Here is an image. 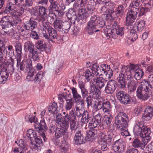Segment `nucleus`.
<instances>
[{"mask_svg":"<svg viewBox=\"0 0 153 153\" xmlns=\"http://www.w3.org/2000/svg\"><path fill=\"white\" fill-rule=\"evenodd\" d=\"M97 1L99 3H101V2L104 3H108V16H110L111 18H114L115 17L114 13H115L117 10V5L116 4L111 3H107L109 1V0H97Z\"/></svg>","mask_w":153,"mask_h":153,"instance_id":"obj_20","label":"nucleus"},{"mask_svg":"<svg viewBox=\"0 0 153 153\" xmlns=\"http://www.w3.org/2000/svg\"><path fill=\"white\" fill-rule=\"evenodd\" d=\"M125 8L123 5H120L117 7V10L115 14L117 17L123 15Z\"/></svg>","mask_w":153,"mask_h":153,"instance_id":"obj_46","label":"nucleus"},{"mask_svg":"<svg viewBox=\"0 0 153 153\" xmlns=\"http://www.w3.org/2000/svg\"><path fill=\"white\" fill-rule=\"evenodd\" d=\"M142 143L140 140L138 138L134 139L132 143V146L133 148L136 149L139 148L140 149L143 150L145 149L146 145L149 141L147 142L146 138H142Z\"/></svg>","mask_w":153,"mask_h":153,"instance_id":"obj_22","label":"nucleus"},{"mask_svg":"<svg viewBox=\"0 0 153 153\" xmlns=\"http://www.w3.org/2000/svg\"><path fill=\"white\" fill-rule=\"evenodd\" d=\"M37 27V22L30 19L29 22H26L24 25H18L17 28L20 33L26 35L29 34V30L32 31Z\"/></svg>","mask_w":153,"mask_h":153,"instance_id":"obj_7","label":"nucleus"},{"mask_svg":"<svg viewBox=\"0 0 153 153\" xmlns=\"http://www.w3.org/2000/svg\"><path fill=\"white\" fill-rule=\"evenodd\" d=\"M87 18L86 17H85L80 14L78 13L77 17L75 21L79 22L80 24H82L86 22Z\"/></svg>","mask_w":153,"mask_h":153,"instance_id":"obj_59","label":"nucleus"},{"mask_svg":"<svg viewBox=\"0 0 153 153\" xmlns=\"http://www.w3.org/2000/svg\"><path fill=\"white\" fill-rule=\"evenodd\" d=\"M144 8L147 11L151 10L153 6V0H146L143 4Z\"/></svg>","mask_w":153,"mask_h":153,"instance_id":"obj_49","label":"nucleus"},{"mask_svg":"<svg viewBox=\"0 0 153 153\" xmlns=\"http://www.w3.org/2000/svg\"><path fill=\"white\" fill-rule=\"evenodd\" d=\"M27 135L31 141L37 137V134L35 131L31 129H29L27 131Z\"/></svg>","mask_w":153,"mask_h":153,"instance_id":"obj_45","label":"nucleus"},{"mask_svg":"<svg viewBox=\"0 0 153 153\" xmlns=\"http://www.w3.org/2000/svg\"><path fill=\"white\" fill-rule=\"evenodd\" d=\"M116 96L117 100L122 104L127 105L131 102V98L130 95L122 91L116 92Z\"/></svg>","mask_w":153,"mask_h":153,"instance_id":"obj_9","label":"nucleus"},{"mask_svg":"<svg viewBox=\"0 0 153 153\" xmlns=\"http://www.w3.org/2000/svg\"><path fill=\"white\" fill-rule=\"evenodd\" d=\"M36 49L37 51L39 50L40 52L44 51L46 50L47 47L46 44L41 40H39L37 42L36 46Z\"/></svg>","mask_w":153,"mask_h":153,"instance_id":"obj_35","label":"nucleus"},{"mask_svg":"<svg viewBox=\"0 0 153 153\" xmlns=\"http://www.w3.org/2000/svg\"><path fill=\"white\" fill-rule=\"evenodd\" d=\"M63 22L60 20L56 19L53 23L54 29L62 33Z\"/></svg>","mask_w":153,"mask_h":153,"instance_id":"obj_42","label":"nucleus"},{"mask_svg":"<svg viewBox=\"0 0 153 153\" xmlns=\"http://www.w3.org/2000/svg\"><path fill=\"white\" fill-rule=\"evenodd\" d=\"M24 9L22 7L20 10L19 9L16 10H13L12 13V16L14 17H16L17 16H20L23 13Z\"/></svg>","mask_w":153,"mask_h":153,"instance_id":"obj_55","label":"nucleus"},{"mask_svg":"<svg viewBox=\"0 0 153 153\" xmlns=\"http://www.w3.org/2000/svg\"><path fill=\"white\" fill-rule=\"evenodd\" d=\"M43 77L42 72L41 71H39L37 74L36 73V75H34V79L33 80L36 83H39L41 79Z\"/></svg>","mask_w":153,"mask_h":153,"instance_id":"obj_56","label":"nucleus"},{"mask_svg":"<svg viewBox=\"0 0 153 153\" xmlns=\"http://www.w3.org/2000/svg\"><path fill=\"white\" fill-rule=\"evenodd\" d=\"M86 67L90 70L92 74L96 76L100 74V68L98 64L96 62L87 63Z\"/></svg>","mask_w":153,"mask_h":153,"instance_id":"obj_25","label":"nucleus"},{"mask_svg":"<svg viewBox=\"0 0 153 153\" xmlns=\"http://www.w3.org/2000/svg\"><path fill=\"white\" fill-rule=\"evenodd\" d=\"M142 2V0H137L132 1L130 4V11L137 13Z\"/></svg>","mask_w":153,"mask_h":153,"instance_id":"obj_28","label":"nucleus"},{"mask_svg":"<svg viewBox=\"0 0 153 153\" xmlns=\"http://www.w3.org/2000/svg\"><path fill=\"white\" fill-rule=\"evenodd\" d=\"M85 78L87 81L90 82V81L92 80L95 76L92 74L91 72L88 68L86 70L85 72Z\"/></svg>","mask_w":153,"mask_h":153,"instance_id":"obj_50","label":"nucleus"},{"mask_svg":"<svg viewBox=\"0 0 153 153\" xmlns=\"http://www.w3.org/2000/svg\"><path fill=\"white\" fill-rule=\"evenodd\" d=\"M15 7L14 5L12 3H9L8 5L3 10V12L4 13L7 14H10V15L12 16L13 10L15 9Z\"/></svg>","mask_w":153,"mask_h":153,"instance_id":"obj_39","label":"nucleus"},{"mask_svg":"<svg viewBox=\"0 0 153 153\" xmlns=\"http://www.w3.org/2000/svg\"><path fill=\"white\" fill-rule=\"evenodd\" d=\"M8 120L7 117L5 116L2 114H0V126L5 125Z\"/></svg>","mask_w":153,"mask_h":153,"instance_id":"obj_63","label":"nucleus"},{"mask_svg":"<svg viewBox=\"0 0 153 153\" xmlns=\"http://www.w3.org/2000/svg\"><path fill=\"white\" fill-rule=\"evenodd\" d=\"M118 136L114 137L113 140H115L113 145L114 151L115 153H122L124 151V142L121 138H117Z\"/></svg>","mask_w":153,"mask_h":153,"instance_id":"obj_10","label":"nucleus"},{"mask_svg":"<svg viewBox=\"0 0 153 153\" xmlns=\"http://www.w3.org/2000/svg\"><path fill=\"white\" fill-rule=\"evenodd\" d=\"M12 19V16H7L3 17L0 21V24L5 25H10L11 21Z\"/></svg>","mask_w":153,"mask_h":153,"instance_id":"obj_36","label":"nucleus"},{"mask_svg":"<svg viewBox=\"0 0 153 153\" xmlns=\"http://www.w3.org/2000/svg\"><path fill=\"white\" fill-rule=\"evenodd\" d=\"M100 89L96 88L94 85H91L90 92L91 94V97L95 99H98L100 96L101 92Z\"/></svg>","mask_w":153,"mask_h":153,"instance_id":"obj_30","label":"nucleus"},{"mask_svg":"<svg viewBox=\"0 0 153 153\" xmlns=\"http://www.w3.org/2000/svg\"><path fill=\"white\" fill-rule=\"evenodd\" d=\"M66 103L64 105V108L65 110L70 111L74 105L73 99L71 98L70 99H66Z\"/></svg>","mask_w":153,"mask_h":153,"instance_id":"obj_40","label":"nucleus"},{"mask_svg":"<svg viewBox=\"0 0 153 153\" xmlns=\"http://www.w3.org/2000/svg\"><path fill=\"white\" fill-rule=\"evenodd\" d=\"M118 75L117 78L118 86L121 89L126 88V84L128 90L131 92H134L137 86L138 82L135 81L131 75L125 76L123 74Z\"/></svg>","mask_w":153,"mask_h":153,"instance_id":"obj_5","label":"nucleus"},{"mask_svg":"<svg viewBox=\"0 0 153 153\" xmlns=\"http://www.w3.org/2000/svg\"><path fill=\"white\" fill-rule=\"evenodd\" d=\"M71 89L73 97L76 103V105H80L81 107H84V100L81 96L78 93L76 88L73 87Z\"/></svg>","mask_w":153,"mask_h":153,"instance_id":"obj_13","label":"nucleus"},{"mask_svg":"<svg viewBox=\"0 0 153 153\" xmlns=\"http://www.w3.org/2000/svg\"><path fill=\"white\" fill-rule=\"evenodd\" d=\"M35 127L37 131L39 133L42 132V133L40 134L43 138L44 141H45V135L44 131L47 129V127L44 120L43 119L41 120L39 124L37 123L36 124Z\"/></svg>","mask_w":153,"mask_h":153,"instance_id":"obj_19","label":"nucleus"},{"mask_svg":"<svg viewBox=\"0 0 153 153\" xmlns=\"http://www.w3.org/2000/svg\"><path fill=\"white\" fill-rule=\"evenodd\" d=\"M143 115V119L146 120H149L153 116V107L149 105L145 108Z\"/></svg>","mask_w":153,"mask_h":153,"instance_id":"obj_26","label":"nucleus"},{"mask_svg":"<svg viewBox=\"0 0 153 153\" xmlns=\"http://www.w3.org/2000/svg\"><path fill=\"white\" fill-rule=\"evenodd\" d=\"M14 46L16 52V56L18 57H21L22 54V46L21 43L19 41H16L15 44Z\"/></svg>","mask_w":153,"mask_h":153,"instance_id":"obj_38","label":"nucleus"},{"mask_svg":"<svg viewBox=\"0 0 153 153\" xmlns=\"http://www.w3.org/2000/svg\"><path fill=\"white\" fill-rule=\"evenodd\" d=\"M76 12L73 9H71L69 10L68 12L66 13V16L68 18L71 19H75L77 18L76 14Z\"/></svg>","mask_w":153,"mask_h":153,"instance_id":"obj_47","label":"nucleus"},{"mask_svg":"<svg viewBox=\"0 0 153 153\" xmlns=\"http://www.w3.org/2000/svg\"><path fill=\"white\" fill-rule=\"evenodd\" d=\"M106 71L104 72V74L105 76V79H110L113 74V72L112 69H111L109 65H107V69Z\"/></svg>","mask_w":153,"mask_h":153,"instance_id":"obj_51","label":"nucleus"},{"mask_svg":"<svg viewBox=\"0 0 153 153\" xmlns=\"http://www.w3.org/2000/svg\"><path fill=\"white\" fill-rule=\"evenodd\" d=\"M71 25V22L70 21H65L63 22L62 30V33H66L70 30Z\"/></svg>","mask_w":153,"mask_h":153,"instance_id":"obj_37","label":"nucleus"},{"mask_svg":"<svg viewBox=\"0 0 153 153\" xmlns=\"http://www.w3.org/2000/svg\"><path fill=\"white\" fill-rule=\"evenodd\" d=\"M102 98L100 100L95 103L93 106V108L96 110H99L102 108Z\"/></svg>","mask_w":153,"mask_h":153,"instance_id":"obj_62","label":"nucleus"},{"mask_svg":"<svg viewBox=\"0 0 153 153\" xmlns=\"http://www.w3.org/2000/svg\"><path fill=\"white\" fill-rule=\"evenodd\" d=\"M92 116L87 110H84V114L81 118L80 122L82 124H86L88 123Z\"/></svg>","mask_w":153,"mask_h":153,"instance_id":"obj_32","label":"nucleus"},{"mask_svg":"<svg viewBox=\"0 0 153 153\" xmlns=\"http://www.w3.org/2000/svg\"><path fill=\"white\" fill-rule=\"evenodd\" d=\"M47 32L49 36L46 33L45 30L42 31L43 36L47 39H50V38L51 39H57L58 38V34L57 32L55 29L53 28L52 27L47 30Z\"/></svg>","mask_w":153,"mask_h":153,"instance_id":"obj_23","label":"nucleus"},{"mask_svg":"<svg viewBox=\"0 0 153 153\" xmlns=\"http://www.w3.org/2000/svg\"><path fill=\"white\" fill-rule=\"evenodd\" d=\"M68 110H65V111L63 110L62 111V114L64 115V116L62 117L63 121L62 123L68 124V118H69V116L68 113Z\"/></svg>","mask_w":153,"mask_h":153,"instance_id":"obj_60","label":"nucleus"},{"mask_svg":"<svg viewBox=\"0 0 153 153\" xmlns=\"http://www.w3.org/2000/svg\"><path fill=\"white\" fill-rule=\"evenodd\" d=\"M153 74L149 76L148 81L142 82L137 90V96L139 99L142 100H145L148 99L151 94L150 92L149 87L152 88L153 87Z\"/></svg>","mask_w":153,"mask_h":153,"instance_id":"obj_2","label":"nucleus"},{"mask_svg":"<svg viewBox=\"0 0 153 153\" xmlns=\"http://www.w3.org/2000/svg\"><path fill=\"white\" fill-rule=\"evenodd\" d=\"M105 25V22L97 15L91 16L90 20L87 23L85 27L86 32L90 35L94 32L100 31Z\"/></svg>","mask_w":153,"mask_h":153,"instance_id":"obj_3","label":"nucleus"},{"mask_svg":"<svg viewBox=\"0 0 153 153\" xmlns=\"http://www.w3.org/2000/svg\"><path fill=\"white\" fill-rule=\"evenodd\" d=\"M137 13L130 11L127 13L126 17V24L128 29H131L135 22Z\"/></svg>","mask_w":153,"mask_h":153,"instance_id":"obj_15","label":"nucleus"},{"mask_svg":"<svg viewBox=\"0 0 153 153\" xmlns=\"http://www.w3.org/2000/svg\"><path fill=\"white\" fill-rule=\"evenodd\" d=\"M102 117L100 114H98L94 117H92L88 122V127L90 128H95L100 125Z\"/></svg>","mask_w":153,"mask_h":153,"instance_id":"obj_18","label":"nucleus"},{"mask_svg":"<svg viewBox=\"0 0 153 153\" xmlns=\"http://www.w3.org/2000/svg\"><path fill=\"white\" fill-rule=\"evenodd\" d=\"M137 25L131 27L130 33H134V36L135 38H137L138 33L142 31L145 26V22L144 20H140L137 22Z\"/></svg>","mask_w":153,"mask_h":153,"instance_id":"obj_14","label":"nucleus"},{"mask_svg":"<svg viewBox=\"0 0 153 153\" xmlns=\"http://www.w3.org/2000/svg\"><path fill=\"white\" fill-rule=\"evenodd\" d=\"M96 2L94 0H90L87 5V10L90 14H92L95 9Z\"/></svg>","mask_w":153,"mask_h":153,"instance_id":"obj_34","label":"nucleus"},{"mask_svg":"<svg viewBox=\"0 0 153 153\" xmlns=\"http://www.w3.org/2000/svg\"><path fill=\"white\" fill-rule=\"evenodd\" d=\"M124 28L120 27L117 22H114L112 25L111 36L112 38L115 39L118 36H122L124 34Z\"/></svg>","mask_w":153,"mask_h":153,"instance_id":"obj_11","label":"nucleus"},{"mask_svg":"<svg viewBox=\"0 0 153 153\" xmlns=\"http://www.w3.org/2000/svg\"><path fill=\"white\" fill-rule=\"evenodd\" d=\"M74 111L76 117L79 118H81L84 114V110L80 108L79 105H76Z\"/></svg>","mask_w":153,"mask_h":153,"instance_id":"obj_43","label":"nucleus"},{"mask_svg":"<svg viewBox=\"0 0 153 153\" xmlns=\"http://www.w3.org/2000/svg\"><path fill=\"white\" fill-rule=\"evenodd\" d=\"M39 22H41V25L43 27V30L44 29L47 30L51 28L52 26H51V24L48 22V21L46 20V19H39L38 20Z\"/></svg>","mask_w":153,"mask_h":153,"instance_id":"obj_44","label":"nucleus"},{"mask_svg":"<svg viewBox=\"0 0 153 153\" xmlns=\"http://www.w3.org/2000/svg\"><path fill=\"white\" fill-rule=\"evenodd\" d=\"M36 71L35 70L29 71L27 76L26 79L28 81H32L34 79V75H36Z\"/></svg>","mask_w":153,"mask_h":153,"instance_id":"obj_54","label":"nucleus"},{"mask_svg":"<svg viewBox=\"0 0 153 153\" xmlns=\"http://www.w3.org/2000/svg\"><path fill=\"white\" fill-rule=\"evenodd\" d=\"M24 47L29 52L28 56L29 58L32 59L34 61L39 62V51H37L36 46L32 42L28 41L25 42Z\"/></svg>","mask_w":153,"mask_h":153,"instance_id":"obj_6","label":"nucleus"},{"mask_svg":"<svg viewBox=\"0 0 153 153\" xmlns=\"http://www.w3.org/2000/svg\"><path fill=\"white\" fill-rule=\"evenodd\" d=\"M117 86V83L115 80L109 81L105 86V92L107 94H112L115 92Z\"/></svg>","mask_w":153,"mask_h":153,"instance_id":"obj_16","label":"nucleus"},{"mask_svg":"<svg viewBox=\"0 0 153 153\" xmlns=\"http://www.w3.org/2000/svg\"><path fill=\"white\" fill-rule=\"evenodd\" d=\"M29 58L27 59L25 61V64L26 67L27 68H28L29 71L32 70H35L33 68L32 65V61L31 59Z\"/></svg>","mask_w":153,"mask_h":153,"instance_id":"obj_61","label":"nucleus"},{"mask_svg":"<svg viewBox=\"0 0 153 153\" xmlns=\"http://www.w3.org/2000/svg\"><path fill=\"white\" fill-rule=\"evenodd\" d=\"M47 21L51 22V23L54 22V21H55L56 19V16L53 13H49L48 16H47Z\"/></svg>","mask_w":153,"mask_h":153,"instance_id":"obj_64","label":"nucleus"},{"mask_svg":"<svg viewBox=\"0 0 153 153\" xmlns=\"http://www.w3.org/2000/svg\"><path fill=\"white\" fill-rule=\"evenodd\" d=\"M11 61L12 63L10 69H7V68L4 65L0 71V84L5 83L10 75L16 81L19 80L21 78L22 74L20 71L16 70V69L14 68L13 59H11Z\"/></svg>","mask_w":153,"mask_h":153,"instance_id":"obj_4","label":"nucleus"},{"mask_svg":"<svg viewBox=\"0 0 153 153\" xmlns=\"http://www.w3.org/2000/svg\"><path fill=\"white\" fill-rule=\"evenodd\" d=\"M129 122L128 114L123 112H120L115 117L114 123L118 129L120 131L121 135L126 137L130 136L128 131Z\"/></svg>","mask_w":153,"mask_h":153,"instance_id":"obj_1","label":"nucleus"},{"mask_svg":"<svg viewBox=\"0 0 153 153\" xmlns=\"http://www.w3.org/2000/svg\"><path fill=\"white\" fill-rule=\"evenodd\" d=\"M66 7L65 5L61 3L59 5V7L56 11L58 12V15L59 17H61L64 14L65 12Z\"/></svg>","mask_w":153,"mask_h":153,"instance_id":"obj_41","label":"nucleus"},{"mask_svg":"<svg viewBox=\"0 0 153 153\" xmlns=\"http://www.w3.org/2000/svg\"><path fill=\"white\" fill-rule=\"evenodd\" d=\"M22 23V20L21 19L18 17H15L14 19L12 17V21H11V23L10 25H12L13 26H14L19 25L20 24Z\"/></svg>","mask_w":153,"mask_h":153,"instance_id":"obj_58","label":"nucleus"},{"mask_svg":"<svg viewBox=\"0 0 153 153\" xmlns=\"http://www.w3.org/2000/svg\"><path fill=\"white\" fill-rule=\"evenodd\" d=\"M90 129V130L87 132L86 137L89 141H93L94 140L96 137L97 130L94 128Z\"/></svg>","mask_w":153,"mask_h":153,"instance_id":"obj_33","label":"nucleus"},{"mask_svg":"<svg viewBox=\"0 0 153 153\" xmlns=\"http://www.w3.org/2000/svg\"><path fill=\"white\" fill-rule=\"evenodd\" d=\"M84 137L81 131H76L75 134L74 138V144L77 145H80L83 143Z\"/></svg>","mask_w":153,"mask_h":153,"instance_id":"obj_27","label":"nucleus"},{"mask_svg":"<svg viewBox=\"0 0 153 153\" xmlns=\"http://www.w3.org/2000/svg\"><path fill=\"white\" fill-rule=\"evenodd\" d=\"M8 25L0 24V33L4 35H7L9 36H13L14 33L12 30H10Z\"/></svg>","mask_w":153,"mask_h":153,"instance_id":"obj_29","label":"nucleus"},{"mask_svg":"<svg viewBox=\"0 0 153 153\" xmlns=\"http://www.w3.org/2000/svg\"><path fill=\"white\" fill-rule=\"evenodd\" d=\"M8 51H7L6 49V54L7 56L10 57L11 60L13 59L12 57L14 55V50L13 47L12 45H9L8 47Z\"/></svg>","mask_w":153,"mask_h":153,"instance_id":"obj_52","label":"nucleus"},{"mask_svg":"<svg viewBox=\"0 0 153 153\" xmlns=\"http://www.w3.org/2000/svg\"><path fill=\"white\" fill-rule=\"evenodd\" d=\"M139 68L137 65L130 63L128 67L127 66H123L121 68V72L119 73L118 75H121V74H123L125 76L131 75L132 76L131 71H135L137 70H138Z\"/></svg>","mask_w":153,"mask_h":153,"instance_id":"obj_12","label":"nucleus"},{"mask_svg":"<svg viewBox=\"0 0 153 153\" xmlns=\"http://www.w3.org/2000/svg\"><path fill=\"white\" fill-rule=\"evenodd\" d=\"M39 15L40 18L39 19H46L47 15L48 10L47 7H44L42 6H38Z\"/></svg>","mask_w":153,"mask_h":153,"instance_id":"obj_31","label":"nucleus"},{"mask_svg":"<svg viewBox=\"0 0 153 153\" xmlns=\"http://www.w3.org/2000/svg\"><path fill=\"white\" fill-rule=\"evenodd\" d=\"M76 120H73L68 121V125L70 123V128L71 131H75L77 128V126L76 125Z\"/></svg>","mask_w":153,"mask_h":153,"instance_id":"obj_57","label":"nucleus"},{"mask_svg":"<svg viewBox=\"0 0 153 153\" xmlns=\"http://www.w3.org/2000/svg\"><path fill=\"white\" fill-rule=\"evenodd\" d=\"M107 133V134H105L104 132H101L99 134V135L101 137V140L102 142L105 144L110 146L112 141L114 134L109 133Z\"/></svg>","mask_w":153,"mask_h":153,"instance_id":"obj_24","label":"nucleus"},{"mask_svg":"<svg viewBox=\"0 0 153 153\" xmlns=\"http://www.w3.org/2000/svg\"><path fill=\"white\" fill-rule=\"evenodd\" d=\"M143 72L142 70L140 68H139L134 71V78L136 80L140 79L143 75Z\"/></svg>","mask_w":153,"mask_h":153,"instance_id":"obj_48","label":"nucleus"},{"mask_svg":"<svg viewBox=\"0 0 153 153\" xmlns=\"http://www.w3.org/2000/svg\"><path fill=\"white\" fill-rule=\"evenodd\" d=\"M141 122L136 124L133 128V131L135 135L140 136L141 138H146L148 128L146 126H141Z\"/></svg>","mask_w":153,"mask_h":153,"instance_id":"obj_8","label":"nucleus"},{"mask_svg":"<svg viewBox=\"0 0 153 153\" xmlns=\"http://www.w3.org/2000/svg\"><path fill=\"white\" fill-rule=\"evenodd\" d=\"M105 83V80L100 77H94L92 80L90 81L91 85H94L96 88L100 90L104 88Z\"/></svg>","mask_w":153,"mask_h":153,"instance_id":"obj_17","label":"nucleus"},{"mask_svg":"<svg viewBox=\"0 0 153 153\" xmlns=\"http://www.w3.org/2000/svg\"><path fill=\"white\" fill-rule=\"evenodd\" d=\"M68 127V124L62 123L59 127H57L55 136L57 139L63 136L66 133Z\"/></svg>","mask_w":153,"mask_h":153,"instance_id":"obj_21","label":"nucleus"},{"mask_svg":"<svg viewBox=\"0 0 153 153\" xmlns=\"http://www.w3.org/2000/svg\"><path fill=\"white\" fill-rule=\"evenodd\" d=\"M58 106L57 104L55 102H53L52 105L50 106L48 108L49 112L51 114H55L56 111Z\"/></svg>","mask_w":153,"mask_h":153,"instance_id":"obj_53","label":"nucleus"}]
</instances>
